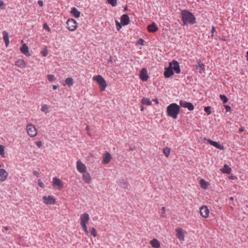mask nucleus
Wrapping results in <instances>:
<instances>
[{
    "instance_id": "a18cd8bd",
    "label": "nucleus",
    "mask_w": 248,
    "mask_h": 248,
    "mask_svg": "<svg viewBox=\"0 0 248 248\" xmlns=\"http://www.w3.org/2000/svg\"><path fill=\"white\" fill-rule=\"evenodd\" d=\"M43 28H44V29L47 30L49 31H50L49 27H48V26L47 25V24L46 23H44L43 24Z\"/></svg>"
},
{
    "instance_id": "9b49d317",
    "label": "nucleus",
    "mask_w": 248,
    "mask_h": 248,
    "mask_svg": "<svg viewBox=\"0 0 248 248\" xmlns=\"http://www.w3.org/2000/svg\"><path fill=\"white\" fill-rule=\"evenodd\" d=\"M77 170L80 173H85L86 170V167L81 161L78 160L76 162Z\"/></svg>"
},
{
    "instance_id": "b1692460",
    "label": "nucleus",
    "mask_w": 248,
    "mask_h": 248,
    "mask_svg": "<svg viewBox=\"0 0 248 248\" xmlns=\"http://www.w3.org/2000/svg\"><path fill=\"white\" fill-rule=\"evenodd\" d=\"M71 13L76 18L79 17L80 15V12L77 8L75 7L72 9Z\"/></svg>"
},
{
    "instance_id": "bb28decb",
    "label": "nucleus",
    "mask_w": 248,
    "mask_h": 248,
    "mask_svg": "<svg viewBox=\"0 0 248 248\" xmlns=\"http://www.w3.org/2000/svg\"><path fill=\"white\" fill-rule=\"evenodd\" d=\"M221 170L223 173L230 174L231 172V168L227 164H225Z\"/></svg>"
},
{
    "instance_id": "13d9d810",
    "label": "nucleus",
    "mask_w": 248,
    "mask_h": 248,
    "mask_svg": "<svg viewBox=\"0 0 248 248\" xmlns=\"http://www.w3.org/2000/svg\"><path fill=\"white\" fill-rule=\"evenodd\" d=\"M91 234L93 235V229H92L91 232Z\"/></svg>"
},
{
    "instance_id": "6e6d98bb",
    "label": "nucleus",
    "mask_w": 248,
    "mask_h": 248,
    "mask_svg": "<svg viewBox=\"0 0 248 248\" xmlns=\"http://www.w3.org/2000/svg\"><path fill=\"white\" fill-rule=\"evenodd\" d=\"M154 101H155L156 104H158V103H159L158 100L157 99H155L154 100Z\"/></svg>"
},
{
    "instance_id": "4468645a",
    "label": "nucleus",
    "mask_w": 248,
    "mask_h": 248,
    "mask_svg": "<svg viewBox=\"0 0 248 248\" xmlns=\"http://www.w3.org/2000/svg\"><path fill=\"white\" fill-rule=\"evenodd\" d=\"M140 78L143 81H146L148 79L149 76L147 73V69L145 68H142L140 70Z\"/></svg>"
},
{
    "instance_id": "0eeeda50",
    "label": "nucleus",
    "mask_w": 248,
    "mask_h": 248,
    "mask_svg": "<svg viewBox=\"0 0 248 248\" xmlns=\"http://www.w3.org/2000/svg\"><path fill=\"white\" fill-rule=\"evenodd\" d=\"M169 65L172 68V70L175 71L177 74L181 73L180 67L179 62L175 60L169 63Z\"/></svg>"
},
{
    "instance_id": "09e8293b",
    "label": "nucleus",
    "mask_w": 248,
    "mask_h": 248,
    "mask_svg": "<svg viewBox=\"0 0 248 248\" xmlns=\"http://www.w3.org/2000/svg\"><path fill=\"white\" fill-rule=\"evenodd\" d=\"M33 174H34V175L37 177H39L40 175V173L39 172V171L37 170H34L33 172Z\"/></svg>"
},
{
    "instance_id": "423d86ee",
    "label": "nucleus",
    "mask_w": 248,
    "mask_h": 248,
    "mask_svg": "<svg viewBox=\"0 0 248 248\" xmlns=\"http://www.w3.org/2000/svg\"><path fill=\"white\" fill-rule=\"evenodd\" d=\"M67 29L70 31H74L77 28V23L76 21L73 19H69L67 22Z\"/></svg>"
},
{
    "instance_id": "a211bd4d",
    "label": "nucleus",
    "mask_w": 248,
    "mask_h": 248,
    "mask_svg": "<svg viewBox=\"0 0 248 248\" xmlns=\"http://www.w3.org/2000/svg\"><path fill=\"white\" fill-rule=\"evenodd\" d=\"M129 17L127 14H124L121 17V22L123 26H126L129 23Z\"/></svg>"
},
{
    "instance_id": "c85d7f7f",
    "label": "nucleus",
    "mask_w": 248,
    "mask_h": 248,
    "mask_svg": "<svg viewBox=\"0 0 248 248\" xmlns=\"http://www.w3.org/2000/svg\"><path fill=\"white\" fill-rule=\"evenodd\" d=\"M200 184L201 187L204 189H207L209 185L208 183L202 179L200 180Z\"/></svg>"
},
{
    "instance_id": "473e14b6",
    "label": "nucleus",
    "mask_w": 248,
    "mask_h": 248,
    "mask_svg": "<svg viewBox=\"0 0 248 248\" xmlns=\"http://www.w3.org/2000/svg\"><path fill=\"white\" fill-rule=\"evenodd\" d=\"M170 149L168 147L164 148L163 149V153L165 156L167 157L170 154Z\"/></svg>"
},
{
    "instance_id": "ddd939ff",
    "label": "nucleus",
    "mask_w": 248,
    "mask_h": 248,
    "mask_svg": "<svg viewBox=\"0 0 248 248\" xmlns=\"http://www.w3.org/2000/svg\"><path fill=\"white\" fill-rule=\"evenodd\" d=\"M209 210L205 205L202 206L200 208V214L204 218H207L209 216Z\"/></svg>"
},
{
    "instance_id": "bf43d9fd",
    "label": "nucleus",
    "mask_w": 248,
    "mask_h": 248,
    "mask_svg": "<svg viewBox=\"0 0 248 248\" xmlns=\"http://www.w3.org/2000/svg\"><path fill=\"white\" fill-rule=\"evenodd\" d=\"M162 210L163 211H165V207H163L162 208Z\"/></svg>"
},
{
    "instance_id": "412c9836",
    "label": "nucleus",
    "mask_w": 248,
    "mask_h": 248,
    "mask_svg": "<svg viewBox=\"0 0 248 248\" xmlns=\"http://www.w3.org/2000/svg\"><path fill=\"white\" fill-rule=\"evenodd\" d=\"M147 30L150 32H155L158 30V28L156 26L155 23L153 22L147 26Z\"/></svg>"
},
{
    "instance_id": "7ed1b4c3",
    "label": "nucleus",
    "mask_w": 248,
    "mask_h": 248,
    "mask_svg": "<svg viewBox=\"0 0 248 248\" xmlns=\"http://www.w3.org/2000/svg\"><path fill=\"white\" fill-rule=\"evenodd\" d=\"M94 80L96 81L98 84L101 91H103L106 89L107 84L106 81L101 75H98L94 77Z\"/></svg>"
},
{
    "instance_id": "052dcab7",
    "label": "nucleus",
    "mask_w": 248,
    "mask_h": 248,
    "mask_svg": "<svg viewBox=\"0 0 248 248\" xmlns=\"http://www.w3.org/2000/svg\"><path fill=\"white\" fill-rule=\"evenodd\" d=\"M247 61H248V51H247Z\"/></svg>"
},
{
    "instance_id": "e433bc0d",
    "label": "nucleus",
    "mask_w": 248,
    "mask_h": 248,
    "mask_svg": "<svg viewBox=\"0 0 248 248\" xmlns=\"http://www.w3.org/2000/svg\"><path fill=\"white\" fill-rule=\"evenodd\" d=\"M211 107L210 106L205 107L204 108L205 112L207 115H210L211 113Z\"/></svg>"
},
{
    "instance_id": "603ef678",
    "label": "nucleus",
    "mask_w": 248,
    "mask_h": 248,
    "mask_svg": "<svg viewBox=\"0 0 248 248\" xmlns=\"http://www.w3.org/2000/svg\"><path fill=\"white\" fill-rule=\"evenodd\" d=\"M58 88V86L56 85H53V89L54 90H56Z\"/></svg>"
},
{
    "instance_id": "e2e57ef3",
    "label": "nucleus",
    "mask_w": 248,
    "mask_h": 248,
    "mask_svg": "<svg viewBox=\"0 0 248 248\" xmlns=\"http://www.w3.org/2000/svg\"><path fill=\"white\" fill-rule=\"evenodd\" d=\"M230 199H231V200H233V198L231 197L230 198Z\"/></svg>"
},
{
    "instance_id": "dca6fc26",
    "label": "nucleus",
    "mask_w": 248,
    "mask_h": 248,
    "mask_svg": "<svg viewBox=\"0 0 248 248\" xmlns=\"http://www.w3.org/2000/svg\"><path fill=\"white\" fill-rule=\"evenodd\" d=\"M205 140L207 141L208 143H209L211 145L214 146L215 147L217 148V149H218L221 150H224V146L220 144L217 142L213 141L212 140L210 139H205Z\"/></svg>"
},
{
    "instance_id": "a878e982",
    "label": "nucleus",
    "mask_w": 248,
    "mask_h": 248,
    "mask_svg": "<svg viewBox=\"0 0 248 248\" xmlns=\"http://www.w3.org/2000/svg\"><path fill=\"white\" fill-rule=\"evenodd\" d=\"M2 33L3 35V40L5 43L6 46H7L9 44L8 33L6 31H3Z\"/></svg>"
},
{
    "instance_id": "4d7b16f0",
    "label": "nucleus",
    "mask_w": 248,
    "mask_h": 248,
    "mask_svg": "<svg viewBox=\"0 0 248 248\" xmlns=\"http://www.w3.org/2000/svg\"><path fill=\"white\" fill-rule=\"evenodd\" d=\"M4 229L6 230V231H7L8 230L9 228L8 227H4Z\"/></svg>"
},
{
    "instance_id": "1a4fd4ad",
    "label": "nucleus",
    "mask_w": 248,
    "mask_h": 248,
    "mask_svg": "<svg viewBox=\"0 0 248 248\" xmlns=\"http://www.w3.org/2000/svg\"><path fill=\"white\" fill-rule=\"evenodd\" d=\"M118 185L121 187L124 188L125 190H128L129 189V184L128 183L127 180L124 178H122L119 180Z\"/></svg>"
},
{
    "instance_id": "20e7f679",
    "label": "nucleus",
    "mask_w": 248,
    "mask_h": 248,
    "mask_svg": "<svg viewBox=\"0 0 248 248\" xmlns=\"http://www.w3.org/2000/svg\"><path fill=\"white\" fill-rule=\"evenodd\" d=\"M26 130L28 134L30 137H35L37 135V130L36 127L31 124H28L26 126Z\"/></svg>"
},
{
    "instance_id": "37998d69",
    "label": "nucleus",
    "mask_w": 248,
    "mask_h": 248,
    "mask_svg": "<svg viewBox=\"0 0 248 248\" xmlns=\"http://www.w3.org/2000/svg\"><path fill=\"white\" fill-rule=\"evenodd\" d=\"M144 42V41L142 38H140L138 41V43L140 45H143Z\"/></svg>"
},
{
    "instance_id": "5701e85b",
    "label": "nucleus",
    "mask_w": 248,
    "mask_h": 248,
    "mask_svg": "<svg viewBox=\"0 0 248 248\" xmlns=\"http://www.w3.org/2000/svg\"><path fill=\"white\" fill-rule=\"evenodd\" d=\"M20 51L23 54L26 56L30 55L29 53V47L25 44L22 45V47L20 48Z\"/></svg>"
},
{
    "instance_id": "ea45409f",
    "label": "nucleus",
    "mask_w": 248,
    "mask_h": 248,
    "mask_svg": "<svg viewBox=\"0 0 248 248\" xmlns=\"http://www.w3.org/2000/svg\"><path fill=\"white\" fill-rule=\"evenodd\" d=\"M115 22H116V28H117V30L119 31L122 28V26H123V25L121 24V22L119 23L117 20H115Z\"/></svg>"
},
{
    "instance_id": "680f3d73",
    "label": "nucleus",
    "mask_w": 248,
    "mask_h": 248,
    "mask_svg": "<svg viewBox=\"0 0 248 248\" xmlns=\"http://www.w3.org/2000/svg\"><path fill=\"white\" fill-rule=\"evenodd\" d=\"M127 6H125V8H124V11H126V10H127Z\"/></svg>"
},
{
    "instance_id": "79ce46f5",
    "label": "nucleus",
    "mask_w": 248,
    "mask_h": 248,
    "mask_svg": "<svg viewBox=\"0 0 248 248\" xmlns=\"http://www.w3.org/2000/svg\"><path fill=\"white\" fill-rule=\"evenodd\" d=\"M4 3L2 0H0V9H4Z\"/></svg>"
},
{
    "instance_id": "393cba45",
    "label": "nucleus",
    "mask_w": 248,
    "mask_h": 248,
    "mask_svg": "<svg viewBox=\"0 0 248 248\" xmlns=\"http://www.w3.org/2000/svg\"><path fill=\"white\" fill-rule=\"evenodd\" d=\"M150 244L155 248H159L160 247V243L156 239L150 241Z\"/></svg>"
},
{
    "instance_id": "7c9ffc66",
    "label": "nucleus",
    "mask_w": 248,
    "mask_h": 248,
    "mask_svg": "<svg viewBox=\"0 0 248 248\" xmlns=\"http://www.w3.org/2000/svg\"><path fill=\"white\" fill-rule=\"evenodd\" d=\"M142 103L144 105H146L147 106H150L152 104L151 101L147 98H143L142 99Z\"/></svg>"
},
{
    "instance_id": "69168bd1",
    "label": "nucleus",
    "mask_w": 248,
    "mask_h": 248,
    "mask_svg": "<svg viewBox=\"0 0 248 248\" xmlns=\"http://www.w3.org/2000/svg\"><path fill=\"white\" fill-rule=\"evenodd\" d=\"M110 61H111V57H110Z\"/></svg>"
},
{
    "instance_id": "0e129e2a",
    "label": "nucleus",
    "mask_w": 248,
    "mask_h": 248,
    "mask_svg": "<svg viewBox=\"0 0 248 248\" xmlns=\"http://www.w3.org/2000/svg\"><path fill=\"white\" fill-rule=\"evenodd\" d=\"M86 129H87V130H88V126H86Z\"/></svg>"
},
{
    "instance_id": "864d4df0",
    "label": "nucleus",
    "mask_w": 248,
    "mask_h": 248,
    "mask_svg": "<svg viewBox=\"0 0 248 248\" xmlns=\"http://www.w3.org/2000/svg\"><path fill=\"white\" fill-rule=\"evenodd\" d=\"M239 132H243L244 131V129H243V128L242 127H240L239 129Z\"/></svg>"
},
{
    "instance_id": "c9c22d12",
    "label": "nucleus",
    "mask_w": 248,
    "mask_h": 248,
    "mask_svg": "<svg viewBox=\"0 0 248 248\" xmlns=\"http://www.w3.org/2000/svg\"><path fill=\"white\" fill-rule=\"evenodd\" d=\"M108 2L112 6L115 7L117 5V0H107Z\"/></svg>"
},
{
    "instance_id": "aec40b11",
    "label": "nucleus",
    "mask_w": 248,
    "mask_h": 248,
    "mask_svg": "<svg viewBox=\"0 0 248 248\" xmlns=\"http://www.w3.org/2000/svg\"><path fill=\"white\" fill-rule=\"evenodd\" d=\"M15 65L18 67L24 68L26 67L25 62L23 59H18L15 62Z\"/></svg>"
},
{
    "instance_id": "c756f323",
    "label": "nucleus",
    "mask_w": 248,
    "mask_h": 248,
    "mask_svg": "<svg viewBox=\"0 0 248 248\" xmlns=\"http://www.w3.org/2000/svg\"><path fill=\"white\" fill-rule=\"evenodd\" d=\"M84 174L83 175V179L85 181V182L87 183H89L91 181V177L89 173H83Z\"/></svg>"
},
{
    "instance_id": "f704fd0d",
    "label": "nucleus",
    "mask_w": 248,
    "mask_h": 248,
    "mask_svg": "<svg viewBox=\"0 0 248 248\" xmlns=\"http://www.w3.org/2000/svg\"><path fill=\"white\" fill-rule=\"evenodd\" d=\"M219 97L224 104L227 103L228 101V99L225 95L220 94Z\"/></svg>"
},
{
    "instance_id": "49530a36",
    "label": "nucleus",
    "mask_w": 248,
    "mask_h": 248,
    "mask_svg": "<svg viewBox=\"0 0 248 248\" xmlns=\"http://www.w3.org/2000/svg\"><path fill=\"white\" fill-rule=\"evenodd\" d=\"M38 185L41 188H44L45 187L44 184L42 182H41V180H40L38 181Z\"/></svg>"
},
{
    "instance_id": "f03ea898",
    "label": "nucleus",
    "mask_w": 248,
    "mask_h": 248,
    "mask_svg": "<svg viewBox=\"0 0 248 248\" xmlns=\"http://www.w3.org/2000/svg\"><path fill=\"white\" fill-rule=\"evenodd\" d=\"M180 108L176 103H172L169 105L167 108V115L175 119L180 112Z\"/></svg>"
},
{
    "instance_id": "de8ad7c7",
    "label": "nucleus",
    "mask_w": 248,
    "mask_h": 248,
    "mask_svg": "<svg viewBox=\"0 0 248 248\" xmlns=\"http://www.w3.org/2000/svg\"><path fill=\"white\" fill-rule=\"evenodd\" d=\"M35 144L39 148L41 147L42 146V141H38L36 142Z\"/></svg>"
},
{
    "instance_id": "3c124183",
    "label": "nucleus",
    "mask_w": 248,
    "mask_h": 248,
    "mask_svg": "<svg viewBox=\"0 0 248 248\" xmlns=\"http://www.w3.org/2000/svg\"><path fill=\"white\" fill-rule=\"evenodd\" d=\"M38 4L41 7H42L43 6V5H44V3H43V1L42 0H39L38 1Z\"/></svg>"
},
{
    "instance_id": "4c0bfd02",
    "label": "nucleus",
    "mask_w": 248,
    "mask_h": 248,
    "mask_svg": "<svg viewBox=\"0 0 248 248\" xmlns=\"http://www.w3.org/2000/svg\"><path fill=\"white\" fill-rule=\"evenodd\" d=\"M47 78L49 81H53L56 79L54 76L53 75H47Z\"/></svg>"
},
{
    "instance_id": "58836bf2",
    "label": "nucleus",
    "mask_w": 248,
    "mask_h": 248,
    "mask_svg": "<svg viewBox=\"0 0 248 248\" xmlns=\"http://www.w3.org/2000/svg\"><path fill=\"white\" fill-rule=\"evenodd\" d=\"M41 53L43 57H46L48 54V50L46 48H45L41 51Z\"/></svg>"
},
{
    "instance_id": "5fc2aeb1",
    "label": "nucleus",
    "mask_w": 248,
    "mask_h": 248,
    "mask_svg": "<svg viewBox=\"0 0 248 248\" xmlns=\"http://www.w3.org/2000/svg\"><path fill=\"white\" fill-rule=\"evenodd\" d=\"M97 235V232L95 230V229H94V237H95Z\"/></svg>"
},
{
    "instance_id": "6e6552de",
    "label": "nucleus",
    "mask_w": 248,
    "mask_h": 248,
    "mask_svg": "<svg viewBox=\"0 0 248 248\" xmlns=\"http://www.w3.org/2000/svg\"><path fill=\"white\" fill-rule=\"evenodd\" d=\"M52 185L59 189H62L63 187V182L57 177L53 178Z\"/></svg>"
},
{
    "instance_id": "2eb2a0df",
    "label": "nucleus",
    "mask_w": 248,
    "mask_h": 248,
    "mask_svg": "<svg viewBox=\"0 0 248 248\" xmlns=\"http://www.w3.org/2000/svg\"><path fill=\"white\" fill-rule=\"evenodd\" d=\"M196 70L200 73H202L205 71V65L203 63L201 62V61L199 60L197 63L195 65Z\"/></svg>"
},
{
    "instance_id": "9d476101",
    "label": "nucleus",
    "mask_w": 248,
    "mask_h": 248,
    "mask_svg": "<svg viewBox=\"0 0 248 248\" xmlns=\"http://www.w3.org/2000/svg\"><path fill=\"white\" fill-rule=\"evenodd\" d=\"M180 105L184 108H187L189 110H193L194 108L193 105L190 103L185 100H180Z\"/></svg>"
},
{
    "instance_id": "2f4dec72",
    "label": "nucleus",
    "mask_w": 248,
    "mask_h": 248,
    "mask_svg": "<svg viewBox=\"0 0 248 248\" xmlns=\"http://www.w3.org/2000/svg\"><path fill=\"white\" fill-rule=\"evenodd\" d=\"M65 84L69 86H72L74 83L73 79L71 78H67L65 79Z\"/></svg>"
},
{
    "instance_id": "f8f14e48",
    "label": "nucleus",
    "mask_w": 248,
    "mask_h": 248,
    "mask_svg": "<svg viewBox=\"0 0 248 248\" xmlns=\"http://www.w3.org/2000/svg\"><path fill=\"white\" fill-rule=\"evenodd\" d=\"M43 200L46 205L54 204L56 202L55 199L51 196H44Z\"/></svg>"
},
{
    "instance_id": "4be33fe9",
    "label": "nucleus",
    "mask_w": 248,
    "mask_h": 248,
    "mask_svg": "<svg viewBox=\"0 0 248 248\" xmlns=\"http://www.w3.org/2000/svg\"><path fill=\"white\" fill-rule=\"evenodd\" d=\"M111 159L110 154L108 152L106 153L103 156V162L104 164H107L108 163Z\"/></svg>"
},
{
    "instance_id": "c03bdc74",
    "label": "nucleus",
    "mask_w": 248,
    "mask_h": 248,
    "mask_svg": "<svg viewBox=\"0 0 248 248\" xmlns=\"http://www.w3.org/2000/svg\"><path fill=\"white\" fill-rule=\"evenodd\" d=\"M224 108L226 109V112H230L232 110L231 108L228 105H224Z\"/></svg>"
},
{
    "instance_id": "8fccbe9b",
    "label": "nucleus",
    "mask_w": 248,
    "mask_h": 248,
    "mask_svg": "<svg viewBox=\"0 0 248 248\" xmlns=\"http://www.w3.org/2000/svg\"><path fill=\"white\" fill-rule=\"evenodd\" d=\"M211 31L212 32L211 36L213 37L214 36V32L215 31V28L214 26L212 27V29H211Z\"/></svg>"
},
{
    "instance_id": "f3484780",
    "label": "nucleus",
    "mask_w": 248,
    "mask_h": 248,
    "mask_svg": "<svg viewBox=\"0 0 248 248\" xmlns=\"http://www.w3.org/2000/svg\"><path fill=\"white\" fill-rule=\"evenodd\" d=\"M8 175V173L6 170L3 169H0V182L5 181Z\"/></svg>"
},
{
    "instance_id": "72a5a7b5",
    "label": "nucleus",
    "mask_w": 248,
    "mask_h": 248,
    "mask_svg": "<svg viewBox=\"0 0 248 248\" xmlns=\"http://www.w3.org/2000/svg\"><path fill=\"white\" fill-rule=\"evenodd\" d=\"M41 109L42 112H44L46 113H47L48 112V107L46 104H44L42 106Z\"/></svg>"
},
{
    "instance_id": "39448f33",
    "label": "nucleus",
    "mask_w": 248,
    "mask_h": 248,
    "mask_svg": "<svg viewBox=\"0 0 248 248\" xmlns=\"http://www.w3.org/2000/svg\"><path fill=\"white\" fill-rule=\"evenodd\" d=\"M89 216L88 214L85 213L80 216V224L85 232H88L86 224L88 223Z\"/></svg>"
},
{
    "instance_id": "6ab92c4d",
    "label": "nucleus",
    "mask_w": 248,
    "mask_h": 248,
    "mask_svg": "<svg viewBox=\"0 0 248 248\" xmlns=\"http://www.w3.org/2000/svg\"><path fill=\"white\" fill-rule=\"evenodd\" d=\"M174 74V71L172 70V68L169 65L168 67L165 68V71L164 72V75L165 78H169L172 76Z\"/></svg>"
},
{
    "instance_id": "a19ab883",
    "label": "nucleus",
    "mask_w": 248,
    "mask_h": 248,
    "mask_svg": "<svg viewBox=\"0 0 248 248\" xmlns=\"http://www.w3.org/2000/svg\"><path fill=\"white\" fill-rule=\"evenodd\" d=\"M4 146L0 145V155H4Z\"/></svg>"
},
{
    "instance_id": "cd10ccee",
    "label": "nucleus",
    "mask_w": 248,
    "mask_h": 248,
    "mask_svg": "<svg viewBox=\"0 0 248 248\" xmlns=\"http://www.w3.org/2000/svg\"><path fill=\"white\" fill-rule=\"evenodd\" d=\"M176 232L178 238L180 240H184V234L182 230L180 229H177Z\"/></svg>"
},
{
    "instance_id": "f257e3e1",
    "label": "nucleus",
    "mask_w": 248,
    "mask_h": 248,
    "mask_svg": "<svg viewBox=\"0 0 248 248\" xmlns=\"http://www.w3.org/2000/svg\"><path fill=\"white\" fill-rule=\"evenodd\" d=\"M181 19L184 25H193L196 23V17L194 15L188 10L181 11Z\"/></svg>"
}]
</instances>
